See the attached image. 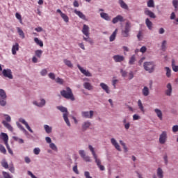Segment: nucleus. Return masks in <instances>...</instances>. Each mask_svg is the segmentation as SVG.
I'll return each instance as SVG.
<instances>
[{"label":"nucleus","instance_id":"nucleus-1","mask_svg":"<svg viewBox=\"0 0 178 178\" xmlns=\"http://www.w3.org/2000/svg\"><path fill=\"white\" fill-rule=\"evenodd\" d=\"M60 94L66 99H70L71 101H74L75 99L73 91H72L70 87H67L65 90H61Z\"/></svg>","mask_w":178,"mask_h":178},{"label":"nucleus","instance_id":"nucleus-2","mask_svg":"<svg viewBox=\"0 0 178 178\" xmlns=\"http://www.w3.org/2000/svg\"><path fill=\"white\" fill-rule=\"evenodd\" d=\"M90 151L92 152V154L93 156L95 161L97 167L99 168V170L101 171L105 170V167L104 165H101V163H102L101 159H99L98 158V156L97 155V154H95V151H94V149L91 146H90Z\"/></svg>","mask_w":178,"mask_h":178},{"label":"nucleus","instance_id":"nucleus-3","mask_svg":"<svg viewBox=\"0 0 178 178\" xmlns=\"http://www.w3.org/2000/svg\"><path fill=\"white\" fill-rule=\"evenodd\" d=\"M57 108L60 111L63 113V119L66 123V124L69 127H70V122L69 121V118L67 116H69V113L67 112V108L63 106H58Z\"/></svg>","mask_w":178,"mask_h":178},{"label":"nucleus","instance_id":"nucleus-4","mask_svg":"<svg viewBox=\"0 0 178 178\" xmlns=\"http://www.w3.org/2000/svg\"><path fill=\"white\" fill-rule=\"evenodd\" d=\"M143 67L145 71L149 73H152L154 71L156 65L153 61H147L144 63Z\"/></svg>","mask_w":178,"mask_h":178},{"label":"nucleus","instance_id":"nucleus-5","mask_svg":"<svg viewBox=\"0 0 178 178\" xmlns=\"http://www.w3.org/2000/svg\"><path fill=\"white\" fill-rule=\"evenodd\" d=\"M131 31V22H127L124 28L122 30V35L124 38H128L129 36V32Z\"/></svg>","mask_w":178,"mask_h":178},{"label":"nucleus","instance_id":"nucleus-6","mask_svg":"<svg viewBox=\"0 0 178 178\" xmlns=\"http://www.w3.org/2000/svg\"><path fill=\"white\" fill-rule=\"evenodd\" d=\"M168 139L167 132L163 131L162 134L159 136V143L161 145H163L166 143Z\"/></svg>","mask_w":178,"mask_h":178},{"label":"nucleus","instance_id":"nucleus-7","mask_svg":"<svg viewBox=\"0 0 178 178\" xmlns=\"http://www.w3.org/2000/svg\"><path fill=\"white\" fill-rule=\"evenodd\" d=\"M82 33L86 35V37H83V40L87 41V40H88V26L86 24L83 25Z\"/></svg>","mask_w":178,"mask_h":178},{"label":"nucleus","instance_id":"nucleus-8","mask_svg":"<svg viewBox=\"0 0 178 178\" xmlns=\"http://www.w3.org/2000/svg\"><path fill=\"white\" fill-rule=\"evenodd\" d=\"M144 13H145V15H146L147 16H149L150 18H152V19L156 18V15H154V13L147 8H145Z\"/></svg>","mask_w":178,"mask_h":178},{"label":"nucleus","instance_id":"nucleus-9","mask_svg":"<svg viewBox=\"0 0 178 178\" xmlns=\"http://www.w3.org/2000/svg\"><path fill=\"white\" fill-rule=\"evenodd\" d=\"M119 22H124V18L122 15H118L116 17L113 18V20H112L113 24H117Z\"/></svg>","mask_w":178,"mask_h":178},{"label":"nucleus","instance_id":"nucleus-10","mask_svg":"<svg viewBox=\"0 0 178 178\" xmlns=\"http://www.w3.org/2000/svg\"><path fill=\"white\" fill-rule=\"evenodd\" d=\"M19 122H20V123H22V124H24L25 127L27 129V130H29V131H30V133H34V131H33V129H31V128L29 125V123H27V122H26L24 119L20 118L19 120Z\"/></svg>","mask_w":178,"mask_h":178},{"label":"nucleus","instance_id":"nucleus-11","mask_svg":"<svg viewBox=\"0 0 178 178\" xmlns=\"http://www.w3.org/2000/svg\"><path fill=\"white\" fill-rule=\"evenodd\" d=\"M113 58L115 63H121L124 60V56H120L119 54L113 56Z\"/></svg>","mask_w":178,"mask_h":178},{"label":"nucleus","instance_id":"nucleus-12","mask_svg":"<svg viewBox=\"0 0 178 178\" xmlns=\"http://www.w3.org/2000/svg\"><path fill=\"white\" fill-rule=\"evenodd\" d=\"M3 75L4 77H8V79H13V76L12 75V71L10 70H3Z\"/></svg>","mask_w":178,"mask_h":178},{"label":"nucleus","instance_id":"nucleus-13","mask_svg":"<svg viewBox=\"0 0 178 178\" xmlns=\"http://www.w3.org/2000/svg\"><path fill=\"white\" fill-rule=\"evenodd\" d=\"M100 87L102 88V90L106 93L110 94L111 90L109 89V86L104 83H100Z\"/></svg>","mask_w":178,"mask_h":178},{"label":"nucleus","instance_id":"nucleus-14","mask_svg":"<svg viewBox=\"0 0 178 178\" xmlns=\"http://www.w3.org/2000/svg\"><path fill=\"white\" fill-rule=\"evenodd\" d=\"M0 137H1V138H2L3 140L4 141L5 145H7L8 144V141L9 140V136H8V134H6V133L2 132V133L0 134Z\"/></svg>","mask_w":178,"mask_h":178},{"label":"nucleus","instance_id":"nucleus-15","mask_svg":"<svg viewBox=\"0 0 178 178\" xmlns=\"http://www.w3.org/2000/svg\"><path fill=\"white\" fill-rule=\"evenodd\" d=\"M100 17L106 21H111V16H109V14L106 13H100Z\"/></svg>","mask_w":178,"mask_h":178},{"label":"nucleus","instance_id":"nucleus-16","mask_svg":"<svg viewBox=\"0 0 178 178\" xmlns=\"http://www.w3.org/2000/svg\"><path fill=\"white\" fill-rule=\"evenodd\" d=\"M79 155L86 161V162H88L90 161V158L88 156H86V152L84 150H79Z\"/></svg>","mask_w":178,"mask_h":178},{"label":"nucleus","instance_id":"nucleus-17","mask_svg":"<svg viewBox=\"0 0 178 178\" xmlns=\"http://www.w3.org/2000/svg\"><path fill=\"white\" fill-rule=\"evenodd\" d=\"M45 99H40V102L38 103L36 101L33 102V105H36V106H39L40 108H42L45 105Z\"/></svg>","mask_w":178,"mask_h":178},{"label":"nucleus","instance_id":"nucleus-18","mask_svg":"<svg viewBox=\"0 0 178 178\" xmlns=\"http://www.w3.org/2000/svg\"><path fill=\"white\" fill-rule=\"evenodd\" d=\"M78 69L80 70V72L82 73V74H84V76H90V72L86 70H84L80 65H77Z\"/></svg>","mask_w":178,"mask_h":178},{"label":"nucleus","instance_id":"nucleus-19","mask_svg":"<svg viewBox=\"0 0 178 178\" xmlns=\"http://www.w3.org/2000/svg\"><path fill=\"white\" fill-rule=\"evenodd\" d=\"M74 13L77 15V16H79V17H80V19H82L83 20H86V15H84V14H83V13H81V11H79L77 10H74Z\"/></svg>","mask_w":178,"mask_h":178},{"label":"nucleus","instance_id":"nucleus-20","mask_svg":"<svg viewBox=\"0 0 178 178\" xmlns=\"http://www.w3.org/2000/svg\"><path fill=\"white\" fill-rule=\"evenodd\" d=\"M17 51H19V43H15L12 47L13 55H16Z\"/></svg>","mask_w":178,"mask_h":178},{"label":"nucleus","instance_id":"nucleus-21","mask_svg":"<svg viewBox=\"0 0 178 178\" xmlns=\"http://www.w3.org/2000/svg\"><path fill=\"white\" fill-rule=\"evenodd\" d=\"M2 123L3 126H5L6 129H8V130H9L10 131H13V127H12V125H10V124L6 122V121H3Z\"/></svg>","mask_w":178,"mask_h":178},{"label":"nucleus","instance_id":"nucleus-22","mask_svg":"<svg viewBox=\"0 0 178 178\" xmlns=\"http://www.w3.org/2000/svg\"><path fill=\"white\" fill-rule=\"evenodd\" d=\"M17 33H18L19 37H21V38H22V39L26 38L24 32H23V30H22V29H20V27H17Z\"/></svg>","mask_w":178,"mask_h":178},{"label":"nucleus","instance_id":"nucleus-23","mask_svg":"<svg viewBox=\"0 0 178 178\" xmlns=\"http://www.w3.org/2000/svg\"><path fill=\"white\" fill-rule=\"evenodd\" d=\"M111 143L115 147V149L118 151H120V145L118 144L116 140L114 138H111Z\"/></svg>","mask_w":178,"mask_h":178},{"label":"nucleus","instance_id":"nucleus-24","mask_svg":"<svg viewBox=\"0 0 178 178\" xmlns=\"http://www.w3.org/2000/svg\"><path fill=\"white\" fill-rule=\"evenodd\" d=\"M145 24L147 25L149 30L152 29V22L149 19V18H146Z\"/></svg>","mask_w":178,"mask_h":178},{"label":"nucleus","instance_id":"nucleus-25","mask_svg":"<svg viewBox=\"0 0 178 178\" xmlns=\"http://www.w3.org/2000/svg\"><path fill=\"white\" fill-rule=\"evenodd\" d=\"M34 41L35 44H37V45H39V47H44V42L40 39H38V38H35Z\"/></svg>","mask_w":178,"mask_h":178},{"label":"nucleus","instance_id":"nucleus-26","mask_svg":"<svg viewBox=\"0 0 178 178\" xmlns=\"http://www.w3.org/2000/svg\"><path fill=\"white\" fill-rule=\"evenodd\" d=\"M119 4L120 7L124 10H128L127 4L124 2L123 0H119Z\"/></svg>","mask_w":178,"mask_h":178},{"label":"nucleus","instance_id":"nucleus-27","mask_svg":"<svg viewBox=\"0 0 178 178\" xmlns=\"http://www.w3.org/2000/svg\"><path fill=\"white\" fill-rule=\"evenodd\" d=\"M167 88H168V90H166V95L168 96H170L171 93H172V86H171L170 83H168L167 85Z\"/></svg>","mask_w":178,"mask_h":178},{"label":"nucleus","instance_id":"nucleus-28","mask_svg":"<svg viewBox=\"0 0 178 178\" xmlns=\"http://www.w3.org/2000/svg\"><path fill=\"white\" fill-rule=\"evenodd\" d=\"M154 112L156 113V114L157 115L158 118L162 120H163V114H162V112L159 110V109H157L156 108L154 110Z\"/></svg>","mask_w":178,"mask_h":178},{"label":"nucleus","instance_id":"nucleus-29","mask_svg":"<svg viewBox=\"0 0 178 178\" xmlns=\"http://www.w3.org/2000/svg\"><path fill=\"white\" fill-rule=\"evenodd\" d=\"M118 33V29H115V30L113 31L112 35L110 36V42H113L115 39L116 34Z\"/></svg>","mask_w":178,"mask_h":178},{"label":"nucleus","instance_id":"nucleus-30","mask_svg":"<svg viewBox=\"0 0 178 178\" xmlns=\"http://www.w3.org/2000/svg\"><path fill=\"white\" fill-rule=\"evenodd\" d=\"M44 129L47 134H49V133H52V127H49V125H44Z\"/></svg>","mask_w":178,"mask_h":178},{"label":"nucleus","instance_id":"nucleus-31","mask_svg":"<svg viewBox=\"0 0 178 178\" xmlns=\"http://www.w3.org/2000/svg\"><path fill=\"white\" fill-rule=\"evenodd\" d=\"M157 176L159 178H163V172L160 168L157 169Z\"/></svg>","mask_w":178,"mask_h":178},{"label":"nucleus","instance_id":"nucleus-32","mask_svg":"<svg viewBox=\"0 0 178 178\" xmlns=\"http://www.w3.org/2000/svg\"><path fill=\"white\" fill-rule=\"evenodd\" d=\"M142 92H143V95L145 96V97H147L149 95V89L147 87H144V88L142 90Z\"/></svg>","mask_w":178,"mask_h":178},{"label":"nucleus","instance_id":"nucleus-33","mask_svg":"<svg viewBox=\"0 0 178 178\" xmlns=\"http://www.w3.org/2000/svg\"><path fill=\"white\" fill-rule=\"evenodd\" d=\"M0 98L2 99H6V92L3 89H0Z\"/></svg>","mask_w":178,"mask_h":178},{"label":"nucleus","instance_id":"nucleus-34","mask_svg":"<svg viewBox=\"0 0 178 178\" xmlns=\"http://www.w3.org/2000/svg\"><path fill=\"white\" fill-rule=\"evenodd\" d=\"M63 62L65 63V65H66V66H67L68 67H73V64H72V62L67 59H64Z\"/></svg>","mask_w":178,"mask_h":178},{"label":"nucleus","instance_id":"nucleus-35","mask_svg":"<svg viewBox=\"0 0 178 178\" xmlns=\"http://www.w3.org/2000/svg\"><path fill=\"white\" fill-rule=\"evenodd\" d=\"M1 166H3V168H4L5 169H8L9 168V165L8 164L6 160L3 159L1 161Z\"/></svg>","mask_w":178,"mask_h":178},{"label":"nucleus","instance_id":"nucleus-36","mask_svg":"<svg viewBox=\"0 0 178 178\" xmlns=\"http://www.w3.org/2000/svg\"><path fill=\"white\" fill-rule=\"evenodd\" d=\"M81 115L82 118H85L86 119H88V118H90V112L88 111H83Z\"/></svg>","mask_w":178,"mask_h":178},{"label":"nucleus","instance_id":"nucleus-37","mask_svg":"<svg viewBox=\"0 0 178 178\" xmlns=\"http://www.w3.org/2000/svg\"><path fill=\"white\" fill-rule=\"evenodd\" d=\"M60 17H62V19H63L64 22H65V23H69V17H67L66 15V14L63 13L61 14Z\"/></svg>","mask_w":178,"mask_h":178},{"label":"nucleus","instance_id":"nucleus-38","mask_svg":"<svg viewBox=\"0 0 178 178\" xmlns=\"http://www.w3.org/2000/svg\"><path fill=\"white\" fill-rule=\"evenodd\" d=\"M138 108H140V110L144 113H145L144 107H143L140 100H138Z\"/></svg>","mask_w":178,"mask_h":178},{"label":"nucleus","instance_id":"nucleus-39","mask_svg":"<svg viewBox=\"0 0 178 178\" xmlns=\"http://www.w3.org/2000/svg\"><path fill=\"white\" fill-rule=\"evenodd\" d=\"M147 7L148 8H154V0H149L147 1Z\"/></svg>","mask_w":178,"mask_h":178},{"label":"nucleus","instance_id":"nucleus-40","mask_svg":"<svg viewBox=\"0 0 178 178\" xmlns=\"http://www.w3.org/2000/svg\"><path fill=\"white\" fill-rule=\"evenodd\" d=\"M35 54L38 58H41L42 56V50H36Z\"/></svg>","mask_w":178,"mask_h":178},{"label":"nucleus","instance_id":"nucleus-41","mask_svg":"<svg viewBox=\"0 0 178 178\" xmlns=\"http://www.w3.org/2000/svg\"><path fill=\"white\" fill-rule=\"evenodd\" d=\"M0 152H1V154H4V155L6 154V149L2 145H0Z\"/></svg>","mask_w":178,"mask_h":178},{"label":"nucleus","instance_id":"nucleus-42","mask_svg":"<svg viewBox=\"0 0 178 178\" xmlns=\"http://www.w3.org/2000/svg\"><path fill=\"white\" fill-rule=\"evenodd\" d=\"M88 127H90V122H84V124L82 126L83 130H87V129H88Z\"/></svg>","mask_w":178,"mask_h":178},{"label":"nucleus","instance_id":"nucleus-43","mask_svg":"<svg viewBox=\"0 0 178 178\" xmlns=\"http://www.w3.org/2000/svg\"><path fill=\"white\" fill-rule=\"evenodd\" d=\"M165 70H166V76L167 77H170L171 76V70H170L169 67H165Z\"/></svg>","mask_w":178,"mask_h":178},{"label":"nucleus","instance_id":"nucleus-44","mask_svg":"<svg viewBox=\"0 0 178 178\" xmlns=\"http://www.w3.org/2000/svg\"><path fill=\"white\" fill-rule=\"evenodd\" d=\"M135 61H136L135 56H131V58L129 59V65H134Z\"/></svg>","mask_w":178,"mask_h":178},{"label":"nucleus","instance_id":"nucleus-45","mask_svg":"<svg viewBox=\"0 0 178 178\" xmlns=\"http://www.w3.org/2000/svg\"><path fill=\"white\" fill-rule=\"evenodd\" d=\"M0 105L1 106H5V105H6V99L0 98Z\"/></svg>","mask_w":178,"mask_h":178},{"label":"nucleus","instance_id":"nucleus-46","mask_svg":"<svg viewBox=\"0 0 178 178\" xmlns=\"http://www.w3.org/2000/svg\"><path fill=\"white\" fill-rule=\"evenodd\" d=\"M172 70L174 72H178V66L174 65V60H172Z\"/></svg>","mask_w":178,"mask_h":178},{"label":"nucleus","instance_id":"nucleus-47","mask_svg":"<svg viewBox=\"0 0 178 178\" xmlns=\"http://www.w3.org/2000/svg\"><path fill=\"white\" fill-rule=\"evenodd\" d=\"M40 152H41V149H40V148L38 147H35L33 149V153L35 154V155H40Z\"/></svg>","mask_w":178,"mask_h":178},{"label":"nucleus","instance_id":"nucleus-48","mask_svg":"<svg viewBox=\"0 0 178 178\" xmlns=\"http://www.w3.org/2000/svg\"><path fill=\"white\" fill-rule=\"evenodd\" d=\"M49 147L54 151H57L58 150V147H56V145L54 143H50Z\"/></svg>","mask_w":178,"mask_h":178},{"label":"nucleus","instance_id":"nucleus-49","mask_svg":"<svg viewBox=\"0 0 178 178\" xmlns=\"http://www.w3.org/2000/svg\"><path fill=\"white\" fill-rule=\"evenodd\" d=\"M17 125L19 129H20V130H22L24 133H27V131L26 130V129H24V127L22 126V124H20L19 123H17Z\"/></svg>","mask_w":178,"mask_h":178},{"label":"nucleus","instance_id":"nucleus-50","mask_svg":"<svg viewBox=\"0 0 178 178\" xmlns=\"http://www.w3.org/2000/svg\"><path fill=\"white\" fill-rule=\"evenodd\" d=\"M6 147L9 154H10V155H13V151H12V149H10V147L9 146V144L6 145Z\"/></svg>","mask_w":178,"mask_h":178},{"label":"nucleus","instance_id":"nucleus-51","mask_svg":"<svg viewBox=\"0 0 178 178\" xmlns=\"http://www.w3.org/2000/svg\"><path fill=\"white\" fill-rule=\"evenodd\" d=\"M172 5L175 9L178 8V0H173Z\"/></svg>","mask_w":178,"mask_h":178},{"label":"nucleus","instance_id":"nucleus-52","mask_svg":"<svg viewBox=\"0 0 178 178\" xmlns=\"http://www.w3.org/2000/svg\"><path fill=\"white\" fill-rule=\"evenodd\" d=\"M161 49L163 51H165L166 49V40H163L161 45Z\"/></svg>","mask_w":178,"mask_h":178},{"label":"nucleus","instance_id":"nucleus-53","mask_svg":"<svg viewBox=\"0 0 178 178\" xmlns=\"http://www.w3.org/2000/svg\"><path fill=\"white\" fill-rule=\"evenodd\" d=\"M56 82L58 83V84H63V79L58 77L56 79Z\"/></svg>","mask_w":178,"mask_h":178},{"label":"nucleus","instance_id":"nucleus-54","mask_svg":"<svg viewBox=\"0 0 178 178\" xmlns=\"http://www.w3.org/2000/svg\"><path fill=\"white\" fill-rule=\"evenodd\" d=\"M83 87L84 88H86V90H90V83L88 82H85L83 84Z\"/></svg>","mask_w":178,"mask_h":178},{"label":"nucleus","instance_id":"nucleus-55","mask_svg":"<svg viewBox=\"0 0 178 178\" xmlns=\"http://www.w3.org/2000/svg\"><path fill=\"white\" fill-rule=\"evenodd\" d=\"M3 176L4 178H12L10 177V175H9V173H8L6 172H3Z\"/></svg>","mask_w":178,"mask_h":178},{"label":"nucleus","instance_id":"nucleus-56","mask_svg":"<svg viewBox=\"0 0 178 178\" xmlns=\"http://www.w3.org/2000/svg\"><path fill=\"white\" fill-rule=\"evenodd\" d=\"M49 79H51V80H55V74L53 72H50L49 74Z\"/></svg>","mask_w":178,"mask_h":178},{"label":"nucleus","instance_id":"nucleus-57","mask_svg":"<svg viewBox=\"0 0 178 178\" xmlns=\"http://www.w3.org/2000/svg\"><path fill=\"white\" fill-rule=\"evenodd\" d=\"M47 73H48V71H47V69H43L41 72L40 74L42 76H47Z\"/></svg>","mask_w":178,"mask_h":178},{"label":"nucleus","instance_id":"nucleus-58","mask_svg":"<svg viewBox=\"0 0 178 178\" xmlns=\"http://www.w3.org/2000/svg\"><path fill=\"white\" fill-rule=\"evenodd\" d=\"M15 17L18 19V20H20V22H22V15L19 14V13H17L15 14Z\"/></svg>","mask_w":178,"mask_h":178},{"label":"nucleus","instance_id":"nucleus-59","mask_svg":"<svg viewBox=\"0 0 178 178\" xmlns=\"http://www.w3.org/2000/svg\"><path fill=\"white\" fill-rule=\"evenodd\" d=\"M146 51H147V49H146L145 46H143V47H141V49H140V51L141 53H143V54H144L145 52H146Z\"/></svg>","mask_w":178,"mask_h":178},{"label":"nucleus","instance_id":"nucleus-60","mask_svg":"<svg viewBox=\"0 0 178 178\" xmlns=\"http://www.w3.org/2000/svg\"><path fill=\"white\" fill-rule=\"evenodd\" d=\"M28 175L31 176V178H37V177H35V175H34L31 171H28Z\"/></svg>","mask_w":178,"mask_h":178},{"label":"nucleus","instance_id":"nucleus-61","mask_svg":"<svg viewBox=\"0 0 178 178\" xmlns=\"http://www.w3.org/2000/svg\"><path fill=\"white\" fill-rule=\"evenodd\" d=\"M24 161H25L26 163H30V162H31V160L29 158V156H26L24 158Z\"/></svg>","mask_w":178,"mask_h":178},{"label":"nucleus","instance_id":"nucleus-62","mask_svg":"<svg viewBox=\"0 0 178 178\" xmlns=\"http://www.w3.org/2000/svg\"><path fill=\"white\" fill-rule=\"evenodd\" d=\"M172 131H173L174 133L178 131V126H177V125H175V126H174V127H172Z\"/></svg>","mask_w":178,"mask_h":178},{"label":"nucleus","instance_id":"nucleus-63","mask_svg":"<svg viewBox=\"0 0 178 178\" xmlns=\"http://www.w3.org/2000/svg\"><path fill=\"white\" fill-rule=\"evenodd\" d=\"M120 72H121L122 76L123 77H125V76H127V72H126V71H123V70H121Z\"/></svg>","mask_w":178,"mask_h":178},{"label":"nucleus","instance_id":"nucleus-64","mask_svg":"<svg viewBox=\"0 0 178 178\" xmlns=\"http://www.w3.org/2000/svg\"><path fill=\"white\" fill-rule=\"evenodd\" d=\"M138 119H140V117L138 115H134L133 116V120H138Z\"/></svg>","mask_w":178,"mask_h":178}]
</instances>
